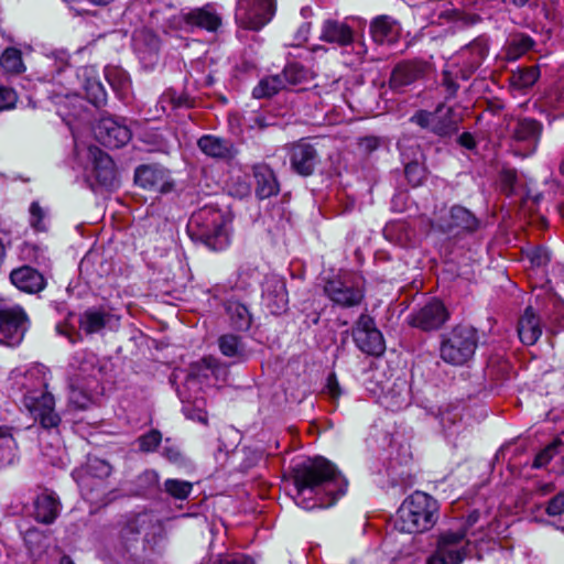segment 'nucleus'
Returning <instances> with one entry per match:
<instances>
[{
    "label": "nucleus",
    "mask_w": 564,
    "mask_h": 564,
    "mask_svg": "<svg viewBox=\"0 0 564 564\" xmlns=\"http://www.w3.org/2000/svg\"><path fill=\"white\" fill-rule=\"evenodd\" d=\"M291 478L297 494L305 491L328 496L326 505H333L346 491L347 484L336 466L324 457L307 458L291 468Z\"/></svg>",
    "instance_id": "f257e3e1"
},
{
    "label": "nucleus",
    "mask_w": 564,
    "mask_h": 564,
    "mask_svg": "<svg viewBox=\"0 0 564 564\" xmlns=\"http://www.w3.org/2000/svg\"><path fill=\"white\" fill-rule=\"evenodd\" d=\"M230 221L231 215L226 208L208 204L193 213L188 231L193 239L202 241L214 251H219L229 245Z\"/></svg>",
    "instance_id": "f03ea898"
},
{
    "label": "nucleus",
    "mask_w": 564,
    "mask_h": 564,
    "mask_svg": "<svg viewBox=\"0 0 564 564\" xmlns=\"http://www.w3.org/2000/svg\"><path fill=\"white\" fill-rule=\"evenodd\" d=\"M438 516L437 500L419 490L405 498L398 509L400 530L406 533H423L431 530L436 524Z\"/></svg>",
    "instance_id": "7ed1b4c3"
},
{
    "label": "nucleus",
    "mask_w": 564,
    "mask_h": 564,
    "mask_svg": "<svg viewBox=\"0 0 564 564\" xmlns=\"http://www.w3.org/2000/svg\"><path fill=\"white\" fill-rule=\"evenodd\" d=\"M477 346V330L473 326L459 324L442 336L441 358L447 364L462 366L471 359Z\"/></svg>",
    "instance_id": "20e7f679"
},
{
    "label": "nucleus",
    "mask_w": 564,
    "mask_h": 564,
    "mask_svg": "<svg viewBox=\"0 0 564 564\" xmlns=\"http://www.w3.org/2000/svg\"><path fill=\"white\" fill-rule=\"evenodd\" d=\"M275 12V0H237L235 22L242 30L259 32L271 22Z\"/></svg>",
    "instance_id": "39448f33"
},
{
    "label": "nucleus",
    "mask_w": 564,
    "mask_h": 564,
    "mask_svg": "<svg viewBox=\"0 0 564 564\" xmlns=\"http://www.w3.org/2000/svg\"><path fill=\"white\" fill-rule=\"evenodd\" d=\"M433 72V64L423 58L401 59L392 67L388 85L393 93L403 94L415 83L429 78Z\"/></svg>",
    "instance_id": "423d86ee"
},
{
    "label": "nucleus",
    "mask_w": 564,
    "mask_h": 564,
    "mask_svg": "<svg viewBox=\"0 0 564 564\" xmlns=\"http://www.w3.org/2000/svg\"><path fill=\"white\" fill-rule=\"evenodd\" d=\"M469 540L465 528L446 530L438 534L436 549L429 564H460L467 555Z\"/></svg>",
    "instance_id": "0eeeda50"
},
{
    "label": "nucleus",
    "mask_w": 564,
    "mask_h": 564,
    "mask_svg": "<svg viewBox=\"0 0 564 564\" xmlns=\"http://www.w3.org/2000/svg\"><path fill=\"white\" fill-rule=\"evenodd\" d=\"M29 326V315L21 305H0V344L20 345Z\"/></svg>",
    "instance_id": "6e6552de"
},
{
    "label": "nucleus",
    "mask_w": 564,
    "mask_h": 564,
    "mask_svg": "<svg viewBox=\"0 0 564 564\" xmlns=\"http://www.w3.org/2000/svg\"><path fill=\"white\" fill-rule=\"evenodd\" d=\"M356 346L368 356H381L386 350V343L381 332L377 328L375 319L368 314H361L351 330Z\"/></svg>",
    "instance_id": "1a4fd4ad"
},
{
    "label": "nucleus",
    "mask_w": 564,
    "mask_h": 564,
    "mask_svg": "<svg viewBox=\"0 0 564 564\" xmlns=\"http://www.w3.org/2000/svg\"><path fill=\"white\" fill-rule=\"evenodd\" d=\"M448 318L449 313L443 302L433 299L410 314L409 324L423 332H431L441 328Z\"/></svg>",
    "instance_id": "9d476101"
},
{
    "label": "nucleus",
    "mask_w": 564,
    "mask_h": 564,
    "mask_svg": "<svg viewBox=\"0 0 564 564\" xmlns=\"http://www.w3.org/2000/svg\"><path fill=\"white\" fill-rule=\"evenodd\" d=\"M176 26L182 28H197L207 32H216L221 25V17L217 13L215 7L207 3L200 8H194L189 11H182L178 15L173 18Z\"/></svg>",
    "instance_id": "9b49d317"
},
{
    "label": "nucleus",
    "mask_w": 564,
    "mask_h": 564,
    "mask_svg": "<svg viewBox=\"0 0 564 564\" xmlns=\"http://www.w3.org/2000/svg\"><path fill=\"white\" fill-rule=\"evenodd\" d=\"M151 528L153 519L148 512L126 513L116 523L117 536L124 546L138 542L140 535Z\"/></svg>",
    "instance_id": "f8f14e48"
},
{
    "label": "nucleus",
    "mask_w": 564,
    "mask_h": 564,
    "mask_svg": "<svg viewBox=\"0 0 564 564\" xmlns=\"http://www.w3.org/2000/svg\"><path fill=\"white\" fill-rule=\"evenodd\" d=\"M24 404L40 425L45 429H56L61 424V416L55 412V400L50 392L40 395H26Z\"/></svg>",
    "instance_id": "ddd939ff"
},
{
    "label": "nucleus",
    "mask_w": 564,
    "mask_h": 564,
    "mask_svg": "<svg viewBox=\"0 0 564 564\" xmlns=\"http://www.w3.org/2000/svg\"><path fill=\"white\" fill-rule=\"evenodd\" d=\"M289 156L292 170L302 176L314 173L318 162V153L314 145L304 139L290 144Z\"/></svg>",
    "instance_id": "4468645a"
},
{
    "label": "nucleus",
    "mask_w": 564,
    "mask_h": 564,
    "mask_svg": "<svg viewBox=\"0 0 564 564\" xmlns=\"http://www.w3.org/2000/svg\"><path fill=\"white\" fill-rule=\"evenodd\" d=\"M134 182L140 187L156 193H167L173 186L167 170L159 165L139 166L134 173Z\"/></svg>",
    "instance_id": "2eb2a0df"
},
{
    "label": "nucleus",
    "mask_w": 564,
    "mask_h": 564,
    "mask_svg": "<svg viewBox=\"0 0 564 564\" xmlns=\"http://www.w3.org/2000/svg\"><path fill=\"white\" fill-rule=\"evenodd\" d=\"M95 133L98 141L110 149L121 148L131 139L130 129L111 118H102L98 122Z\"/></svg>",
    "instance_id": "dca6fc26"
},
{
    "label": "nucleus",
    "mask_w": 564,
    "mask_h": 564,
    "mask_svg": "<svg viewBox=\"0 0 564 564\" xmlns=\"http://www.w3.org/2000/svg\"><path fill=\"white\" fill-rule=\"evenodd\" d=\"M254 181V193L259 199H267L280 193V182L273 169L264 163H256L251 166Z\"/></svg>",
    "instance_id": "f3484780"
},
{
    "label": "nucleus",
    "mask_w": 564,
    "mask_h": 564,
    "mask_svg": "<svg viewBox=\"0 0 564 564\" xmlns=\"http://www.w3.org/2000/svg\"><path fill=\"white\" fill-rule=\"evenodd\" d=\"M543 131V124L533 118H517L510 128V137L514 142L527 144L530 151H534Z\"/></svg>",
    "instance_id": "a211bd4d"
},
{
    "label": "nucleus",
    "mask_w": 564,
    "mask_h": 564,
    "mask_svg": "<svg viewBox=\"0 0 564 564\" xmlns=\"http://www.w3.org/2000/svg\"><path fill=\"white\" fill-rule=\"evenodd\" d=\"M355 30L344 21L327 19L321 25L319 40L339 47H346L355 41Z\"/></svg>",
    "instance_id": "6ab92c4d"
},
{
    "label": "nucleus",
    "mask_w": 564,
    "mask_h": 564,
    "mask_svg": "<svg viewBox=\"0 0 564 564\" xmlns=\"http://www.w3.org/2000/svg\"><path fill=\"white\" fill-rule=\"evenodd\" d=\"M89 153L94 162V177L96 182L106 188L116 186L118 177L112 159L98 148H90Z\"/></svg>",
    "instance_id": "aec40b11"
},
{
    "label": "nucleus",
    "mask_w": 564,
    "mask_h": 564,
    "mask_svg": "<svg viewBox=\"0 0 564 564\" xmlns=\"http://www.w3.org/2000/svg\"><path fill=\"white\" fill-rule=\"evenodd\" d=\"M324 291L335 304L343 307L359 305L365 297L361 289L347 285L340 280L328 281Z\"/></svg>",
    "instance_id": "412c9836"
},
{
    "label": "nucleus",
    "mask_w": 564,
    "mask_h": 564,
    "mask_svg": "<svg viewBox=\"0 0 564 564\" xmlns=\"http://www.w3.org/2000/svg\"><path fill=\"white\" fill-rule=\"evenodd\" d=\"M197 147L205 155L216 160L230 161L238 154V150L230 140L213 134L202 135L197 140Z\"/></svg>",
    "instance_id": "4be33fe9"
},
{
    "label": "nucleus",
    "mask_w": 564,
    "mask_h": 564,
    "mask_svg": "<svg viewBox=\"0 0 564 564\" xmlns=\"http://www.w3.org/2000/svg\"><path fill=\"white\" fill-rule=\"evenodd\" d=\"M102 372L104 368L98 365L96 356L90 354L84 357L69 380L89 389L99 390Z\"/></svg>",
    "instance_id": "5701e85b"
},
{
    "label": "nucleus",
    "mask_w": 564,
    "mask_h": 564,
    "mask_svg": "<svg viewBox=\"0 0 564 564\" xmlns=\"http://www.w3.org/2000/svg\"><path fill=\"white\" fill-rule=\"evenodd\" d=\"M10 280L20 291L36 294L46 286L44 275L30 265H22L10 273Z\"/></svg>",
    "instance_id": "b1692460"
},
{
    "label": "nucleus",
    "mask_w": 564,
    "mask_h": 564,
    "mask_svg": "<svg viewBox=\"0 0 564 564\" xmlns=\"http://www.w3.org/2000/svg\"><path fill=\"white\" fill-rule=\"evenodd\" d=\"M473 75V69H467L458 64H446L441 74V87L444 89L445 99L456 97L460 88L459 80H468Z\"/></svg>",
    "instance_id": "393cba45"
},
{
    "label": "nucleus",
    "mask_w": 564,
    "mask_h": 564,
    "mask_svg": "<svg viewBox=\"0 0 564 564\" xmlns=\"http://www.w3.org/2000/svg\"><path fill=\"white\" fill-rule=\"evenodd\" d=\"M400 32V24L389 15H379L370 24L371 36L379 44L395 43L399 40Z\"/></svg>",
    "instance_id": "a878e982"
},
{
    "label": "nucleus",
    "mask_w": 564,
    "mask_h": 564,
    "mask_svg": "<svg viewBox=\"0 0 564 564\" xmlns=\"http://www.w3.org/2000/svg\"><path fill=\"white\" fill-rule=\"evenodd\" d=\"M518 335L520 340L528 346L534 345L542 335L540 317L531 306L527 307L519 318Z\"/></svg>",
    "instance_id": "bb28decb"
},
{
    "label": "nucleus",
    "mask_w": 564,
    "mask_h": 564,
    "mask_svg": "<svg viewBox=\"0 0 564 564\" xmlns=\"http://www.w3.org/2000/svg\"><path fill=\"white\" fill-rule=\"evenodd\" d=\"M112 315L102 307H91L79 315V329L86 335L101 333L110 323Z\"/></svg>",
    "instance_id": "cd10ccee"
},
{
    "label": "nucleus",
    "mask_w": 564,
    "mask_h": 564,
    "mask_svg": "<svg viewBox=\"0 0 564 564\" xmlns=\"http://www.w3.org/2000/svg\"><path fill=\"white\" fill-rule=\"evenodd\" d=\"M230 327L237 332H246L251 327L252 314L249 307L238 300L230 299L224 303Z\"/></svg>",
    "instance_id": "c85d7f7f"
},
{
    "label": "nucleus",
    "mask_w": 564,
    "mask_h": 564,
    "mask_svg": "<svg viewBox=\"0 0 564 564\" xmlns=\"http://www.w3.org/2000/svg\"><path fill=\"white\" fill-rule=\"evenodd\" d=\"M59 501L53 492H42L34 500V519L44 524L53 523L58 517Z\"/></svg>",
    "instance_id": "c756f323"
},
{
    "label": "nucleus",
    "mask_w": 564,
    "mask_h": 564,
    "mask_svg": "<svg viewBox=\"0 0 564 564\" xmlns=\"http://www.w3.org/2000/svg\"><path fill=\"white\" fill-rule=\"evenodd\" d=\"M479 226V220L475 215L463 206H453L449 210V220L443 226L444 231H453L455 229L473 232Z\"/></svg>",
    "instance_id": "7c9ffc66"
},
{
    "label": "nucleus",
    "mask_w": 564,
    "mask_h": 564,
    "mask_svg": "<svg viewBox=\"0 0 564 564\" xmlns=\"http://www.w3.org/2000/svg\"><path fill=\"white\" fill-rule=\"evenodd\" d=\"M382 403L391 411H399L409 404V389L405 380L394 381L383 390Z\"/></svg>",
    "instance_id": "2f4dec72"
},
{
    "label": "nucleus",
    "mask_w": 564,
    "mask_h": 564,
    "mask_svg": "<svg viewBox=\"0 0 564 564\" xmlns=\"http://www.w3.org/2000/svg\"><path fill=\"white\" fill-rule=\"evenodd\" d=\"M458 118L452 108L444 109L443 106L435 110V118L432 126V132L437 135H449L458 130Z\"/></svg>",
    "instance_id": "473e14b6"
},
{
    "label": "nucleus",
    "mask_w": 564,
    "mask_h": 564,
    "mask_svg": "<svg viewBox=\"0 0 564 564\" xmlns=\"http://www.w3.org/2000/svg\"><path fill=\"white\" fill-rule=\"evenodd\" d=\"M534 45V41L531 36L518 33L512 35L505 47L506 59L517 61L527 54Z\"/></svg>",
    "instance_id": "72a5a7b5"
},
{
    "label": "nucleus",
    "mask_w": 564,
    "mask_h": 564,
    "mask_svg": "<svg viewBox=\"0 0 564 564\" xmlns=\"http://www.w3.org/2000/svg\"><path fill=\"white\" fill-rule=\"evenodd\" d=\"M284 89V82H282L280 74L270 75L259 80L252 89V96L257 99H269Z\"/></svg>",
    "instance_id": "f704fd0d"
},
{
    "label": "nucleus",
    "mask_w": 564,
    "mask_h": 564,
    "mask_svg": "<svg viewBox=\"0 0 564 564\" xmlns=\"http://www.w3.org/2000/svg\"><path fill=\"white\" fill-rule=\"evenodd\" d=\"M540 77V68L536 65L529 67H520L511 73L509 78L510 85L518 89L523 90L532 87Z\"/></svg>",
    "instance_id": "c9c22d12"
},
{
    "label": "nucleus",
    "mask_w": 564,
    "mask_h": 564,
    "mask_svg": "<svg viewBox=\"0 0 564 564\" xmlns=\"http://www.w3.org/2000/svg\"><path fill=\"white\" fill-rule=\"evenodd\" d=\"M97 391L69 380V404L76 410H85L91 403L93 394Z\"/></svg>",
    "instance_id": "e433bc0d"
},
{
    "label": "nucleus",
    "mask_w": 564,
    "mask_h": 564,
    "mask_svg": "<svg viewBox=\"0 0 564 564\" xmlns=\"http://www.w3.org/2000/svg\"><path fill=\"white\" fill-rule=\"evenodd\" d=\"M0 66L8 74H21L25 66L22 61V53L15 47L6 48L0 55Z\"/></svg>",
    "instance_id": "4c0bfd02"
},
{
    "label": "nucleus",
    "mask_w": 564,
    "mask_h": 564,
    "mask_svg": "<svg viewBox=\"0 0 564 564\" xmlns=\"http://www.w3.org/2000/svg\"><path fill=\"white\" fill-rule=\"evenodd\" d=\"M282 82H284V88L289 86H295L306 82L310 78V70L297 63L288 64L280 73Z\"/></svg>",
    "instance_id": "58836bf2"
},
{
    "label": "nucleus",
    "mask_w": 564,
    "mask_h": 564,
    "mask_svg": "<svg viewBox=\"0 0 564 564\" xmlns=\"http://www.w3.org/2000/svg\"><path fill=\"white\" fill-rule=\"evenodd\" d=\"M218 346L221 354L226 357H241L243 355V345L239 336L225 334L218 338Z\"/></svg>",
    "instance_id": "ea45409f"
},
{
    "label": "nucleus",
    "mask_w": 564,
    "mask_h": 564,
    "mask_svg": "<svg viewBox=\"0 0 564 564\" xmlns=\"http://www.w3.org/2000/svg\"><path fill=\"white\" fill-rule=\"evenodd\" d=\"M273 292L267 293V299L269 301V306L271 307L273 313H279L280 311H284L288 305V295L285 284L282 281H273Z\"/></svg>",
    "instance_id": "a19ab883"
},
{
    "label": "nucleus",
    "mask_w": 564,
    "mask_h": 564,
    "mask_svg": "<svg viewBox=\"0 0 564 564\" xmlns=\"http://www.w3.org/2000/svg\"><path fill=\"white\" fill-rule=\"evenodd\" d=\"M193 485L189 481L180 479H166L164 490L173 498L184 500L192 492Z\"/></svg>",
    "instance_id": "79ce46f5"
},
{
    "label": "nucleus",
    "mask_w": 564,
    "mask_h": 564,
    "mask_svg": "<svg viewBox=\"0 0 564 564\" xmlns=\"http://www.w3.org/2000/svg\"><path fill=\"white\" fill-rule=\"evenodd\" d=\"M469 52L473 55V62L470 63L467 69H475L480 65V62L485 58L488 52V44L485 39H476L473 41L465 50H463V54Z\"/></svg>",
    "instance_id": "37998d69"
},
{
    "label": "nucleus",
    "mask_w": 564,
    "mask_h": 564,
    "mask_svg": "<svg viewBox=\"0 0 564 564\" xmlns=\"http://www.w3.org/2000/svg\"><path fill=\"white\" fill-rule=\"evenodd\" d=\"M563 445L564 443L560 438L551 442L535 455L532 467L541 468L546 466L553 459V457L558 454V448Z\"/></svg>",
    "instance_id": "c03bdc74"
},
{
    "label": "nucleus",
    "mask_w": 564,
    "mask_h": 564,
    "mask_svg": "<svg viewBox=\"0 0 564 564\" xmlns=\"http://www.w3.org/2000/svg\"><path fill=\"white\" fill-rule=\"evenodd\" d=\"M162 441V434L158 430H151L148 433L139 436V449L143 453L154 452Z\"/></svg>",
    "instance_id": "a18cd8bd"
},
{
    "label": "nucleus",
    "mask_w": 564,
    "mask_h": 564,
    "mask_svg": "<svg viewBox=\"0 0 564 564\" xmlns=\"http://www.w3.org/2000/svg\"><path fill=\"white\" fill-rule=\"evenodd\" d=\"M404 174L408 182L416 187L420 186L426 177L425 167L419 162H410L404 167Z\"/></svg>",
    "instance_id": "49530a36"
},
{
    "label": "nucleus",
    "mask_w": 564,
    "mask_h": 564,
    "mask_svg": "<svg viewBox=\"0 0 564 564\" xmlns=\"http://www.w3.org/2000/svg\"><path fill=\"white\" fill-rule=\"evenodd\" d=\"M518 182L517 171L512 169H505L500 172L499 183L501 192L511 196L514 193L516 184Z\"/></svg>",
    "instance_id": "de8ad7c7"
},
{
    "label": "nucleus",
    "mask_w": 564,
    "mask_h": 564,
    "mask_svg": "<svg viewBox=\"0 0 564 564\" xmlns=\"http://www.w3.org/2000/svg\"><path fill=\"white\" fill-rule=\"evenodd\" d=\"M527 257L531 265L535 268L545 267L551 260L549 251L543 247H534L528 251Z\"/></svg>",
    "instance_id": "09e8293b"
},
{
    "label": "nucleus",
    "mask_w": 564,
    "mask_h": 564,
    "mask_svg": "<svg viewBox=\"0 0 564 564\" xmlns=\"http://www.w3.org/2000/svg\"><path fill=\"white\" fill-rule=\"evenodd\" d=\"M17 101L18 95L12 88L0 86V111L14 108Z\"/></svg>",
    "instance_id": "8fccbe9b"
},
{
    "label": "nucleus",
    "mask_w": 564,
    "mask_h": 564,
    "mask_svg": "<svg viewBox=\"0 0 564 564\" xmlns=\"http://www.w3.org/2000/svg\"><path fill=\"white\" fill-rule=\"evenodd\" d=\"M44 217V209L37 202H33L30 206V224L35 230L42 231L45 229L43 225Z\"/></svg>",
    "instance_id": "3c124183"
},
{
    "label": "nucleus",
    "mask_w": 564,
    "mask_h": 564,
    "mask_svg": "<svg viewBox=\"0 0 564 564\" xmlns=\"http://www.w3.org/2000/svg\"><path fill=\"white\" fill-rule=\"evenodd\" d=\"M89 473L97 478H107L110 476L112 467L105 460L94 459L88 465Z\"/></svg>",
    "instance_id": "603ef678"
},
{
    "label": "nucleus",
    "mask_w": 564,
    "mask_h": 564,
    "mask_svg": "<svg viewBox=\"0 0 564 564\" xmlns=\"http://www.w3.org/2000/svg\"><path fill=\"white\" fill-rule=\"evenodd\" d=\"M545 512L550 517L564 514V491L558 492L547 502Z\"/></svg>",
    "instance_id": "864d4df0"
},
{
    "label": "nucleus",
    "mask_w": 564,
    "mask_h": 564,
    "mask_svg": "<svg viewBox=\"0 0 564 564\" xmlns=\"http://www.w3.org/2000/svg\"><path fill=\"white\" fill-rule=\"evenodd\" d=\"M434 118H435V111L430 112L426 110H420L414 113V116L411 118V121L422 128H427L432 131Z\"/></svg>",
    "instance_id": "5fc2aeb1"
},
{
    "label": "nucleus",
    "mask_w": 564,
    "mask_h": 564,
    "mask_svg": "<svg viewBox=\"0 0 564 564\" xmlns=\"http://www.w3.org/2000/svg\"><path fill=\"white\" fill-rule=\"evenodd\" d=\"M380 145V139L375 135L362 137L358 140V147L365 154H370Z\"/></svg>",
    "instance_id": "6e6d98bb"
},
{
    "label": "nucleus",
    "mask_w": 564,
    "mask_h": 564,
    "mask_svg": "<svg viewBox=\"0 0 564 564\" xmlns=\"http://www.w3.org/2000/svg\"><path fill=\"white\" fill-rule=\"evenodd\" d=\"M326 391L332 400H337L340 394L341 390L338 383V380L336 378L335 373H330L327 378V384H326Z\"/></svg>",
    "instance_id": "4d7b16f0"
},
{
    "label": "nucleus",
    "mask_w": 564,
    "mask_h": 564,
    "mask_svg": "<svg viewBox=\"0 0 564 564\" xmlns=\"http://www.w3.org/2000/svg\"><path fill=\"white\" fill-rule=\"evenodd\" d=\"M164 98H169L170 102L174 108L189 107V101L186 96L175 97L173 93H167Z\"/></svg>",
    "instance_id": "13d9d810"
},
{
    "label": "nucleus",
    "mask_w": 564,
    "mask_h": 564,
    "mask_svg": "<svg viewBox=\"0 0 564 564\" xmlns=\"http://www.w3.org/2000/svg\"><path fill=\"white\" fill-rule=\"evenodd\" d=\"M213 564H254L253 561L246 556H239L234 558H219Z\"/></svg>",
    "instance_id": "bf43d9fd"
},
{
    "label": "nucleus",
    "mask_w": 564,
    "mask_h": 564,
    "mask_svg": "<svg viewBox=\"0 0 564 564\" xmlns=\"http://www.w3.org/2000/svg\"><path fill=\"white\" fill-rule=\"evenodd\" d=\"M458 143L468 150H471L476 147L475 139L469 132L462 133L458 138Z\"/></svg>",
    "instance_id": "052dcab7"
},
{
    "label": "nucleus",
    "mask_w": 564,
    "mask_h": 564,
    "mask_svg": "<svg viewBox=\"0 0 564 564\" xmlns=\"http://www.w3.org/2000/svg\"><path fill=\"white\" fill-rule=\"evenodd\" d=\"M163 456L172 463H177L182 458L181 452L177 448L167 446L163 448Z\"/></svg>",
    "instance_id": "680f3d73"
},
{
    "label": "nucleus",
    "mask_w": 564,
    "mask_h": 564,
    "mask_svg": "<svg viewBox=\"0 0 564 564\" xmlns=\"http://www.w3.org/2000/svg\"><path fill=\"white\" fill-rule=\"evenodd\" d=\"M556 486L553 482L538 484L535 492L540 496H546L555 491Z\"/></svg>",
    "instance_id": "e2e57ef3"
},
{
    "label": "nucleus",
    "mask_w": 564,
    "mask_h": 564,
    "mask_svg": "<svg viewBox=\"0 0 564 564\" xmlns=\"http://www.w3.org/2000/svg\"><path fill=\"white\" fill-rule=\"evenodd\" d=\"M42 538H44V535L35 528L29 529L24 534V541L26 543H33L35 540H41Z\"/></svg>",
    "instance_id": "0e129e2a"
},
{
    "label": "nucleus",
    "mask_w": 564,
    "mask_h": 564,
    "mask_svg": "<svg viewBox=\"0 0 564 564\" xmlns=\"http://www.w3.org/2000/svg\"><path fill=\"white\" fill-rule=\"evenodd\" d=\"M55 66L57 68V75H61L62 72L69 68L67 61H64V59H59V61L56 59Z\"/></svg>",
    "instance_id": "69168bd1"
},
{
    "label": "nucleus",
    "mask_w": 564,
    "mask_h": 564,
    "mask_svg": "<svg viewBox=\"0 0 564 564\" xmlns=\"http://www.w3.org/2000/svg\"><path fill=\"white\" fill-rule=\"evenodd\" d=\"M10 437L12 438L11 429L8 426H0V438Z\"/></svg>",
    "instance_id": "338daca9"
},
{
    "label": "nucleus",
    "mask_w": 564,
    "mask_h": 564,
    "mask_svg": "<svg viewBox=\"0 0 564 564\" xmlns=\"http://www.w3.org/2000/svg\"><path fill=\"white\" fill-rule=\"evenodd\" d=\"M59 564H75V563H74V561L72 560V557L69 555L64 554L59 558Z\"/></svg>",
    "instance_id": "774afa93"
}]
</instances>
